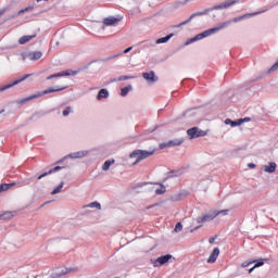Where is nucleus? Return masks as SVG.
I'll use <instances>...</instances> for the list:
<instances>
[{
    "mask_svg": "<svg viewBox=\"0 0 278 278\" xmlns=\"http://www.w3.org/2000/svg\"><path fill=\"white\" fill-rule=\"evenodd\" d=\"M62 90H66V86L64 87H49L48 89L43 91H38L37 93L29 96L27 98L17 100V105H25L26 103H29V101H34V99H40V97H45V94H51L52 92H62Z\"/></svg>",
    "mask_w": 278,
    "mask_h": 278,
    "instance_id": "obj_1",
    "label": "nucleus"
},
{
    "mask_svg": "<svg viewBox=\"0 0 278 278\" xmlns=\"http://www.w3.org/2000/svg\"><path fill=\"white\" fill-rule=\"evenodd\" d=\"M154 154H155V149H152V150L137 149L130 153L129 157L131 160H134V159L136 160L132 163V166H136L137 164H140V162H142V160H147V157H151V155H154Z\"/></svg>",
    "mask_w": 278,
    "mask_h": 278,
    "instance_id": "obj_2",
    "label": "nucleus"
},
{
    "mask_svg": "<svg viewBox=\"0 0 278 278\" xmlns=\"http://www.w3.org/2000/svg\"><path fill=\"white\" fill-rule=\"evenodd\" d=\"M28 77H31V74H26L15 80H12L11 83L0 87V92H4V90H10V88H14V86H18V84L25 81V79H28Z\"/></svg>",
    "mask_w": 278,
    "mask_h": 278,
    "instance_id": "obj_3",
    "label": "nucleus"
},
{
    "mask_svg": "<svg viewBox=\"0 0 278 278\" xmlns=\"http://www.w3.org/2000/svg\"><path fill=\"white\" fill-rule=\"evenodd\" d=\"M187 135L190 137V140H194L195 138L207 136V131L199 129V127H192L187 130Z\"/></svg>",
    "mask_w": 278,
    "mask_h": 278,
    "instance_id": "obj_4",
    "label": "nucleus"
},
{
    "mask_svg": "<svg viewBox=\"0 0 278 278\" xmlns=\"http://www.w3.org/2000/svg\"><path fill=\"white\" fill-rule=\"evenodd\" d=\"M170 260H175L172 254H166L157 257L156 260H151L154 268H160V266H164V264H168Z\"/></svg>",
    "mask_w": 278,
    "mask_h": 278,
    "instance_id": "obj_5",
    "label": "nucleus"
},
{
    "mask_svg": "<svg viewBox=\"0 0 278 278\" xmlns=\"http://www.w3.org/2000/svg\"><path fill=\"white\" fill-rule=\"evenodd\" d=\"M212 12V9H205L204 11H199L193 14H191L186 21L178 24V27H181L182 25H188L192 21V18H197V16H205L206 14H210Z\"/></svg>",
    "mask_w": 278,
    "mask_h": 278,
    "instance_id": "obj_6",
    "label": "nucleus"
},
{
    "mask_svg": "<svg viewBox=\"0 0 278 278\" xmlns=\"http://www.w3.org/2000/svg\"><path fill=\"white\" fill-rule=\"evenodd\" d=\"M240 1H243V0H228L222 4H217L212 8H208V10H211V12H213V10H227V8H231V5H236V3H240Z\"/></svg>",
    "mask_w": 278,
    "mask_h": 278,
    "instance_id": "obj_7",
    "label": "nucleus"
},
{
    "mask_svg": "<svg viewBox=\"0 0 278 278\" xmlns=\"http://www.w3.org/2000/svg\"><path fill=\"white\" fill-rule=\"evenodd\" d=\"M71 75L73 77H75V75H77V72L67 70V71L60 72L56 74H51V75L47 76L46 79L49 80V79H58V77H71Z\"/></svg>",
    "mask_w": 278,
    "mask_h": 278,
    "instance_id": "obj_8",
    "label": "nucleus"
},
{
    "mask_svg": "<svg viewBox=\"0 0 278 278\" xmlns=\"http://www.w3.org/2000/svg\"><path fill=\"white\" fill-rule=\"evenodd\" d=\"M215 217L216 213L214 211H210L204 216L195 218V223H198V225H201L203 223H211V220H214Z\"/></svg>",
    "mask_w": 278,
    "mask_h": 278,
    "instance_id": "obj_9",
    "label": "nucleus"
},
{
    "mask_svg": "<svg viewBox=\"0 0 278 278\" xmlns=\"http://www.w3.org/2000/svg\"><path fill=\"white\" fill-rule=\"evenodd\" d=\"M180 144H184V138L180 139H173L167 142L160 143V149H168L172 147H180Z\"/></svg>",
    "mask_w": 278,
    "mask_h": 278,
    "instance_id": "obj_10",
    "label": "nucleus"
},
{
    "mask_svg": "<svg viewBox=\"0 0 278 278\" xmlns=\"http://www.w3.org/2000/svg\"><path fill=\"white\" fill-rule=\"evenodd\" d=\"M121 21H123V17L109 16V17H105L102 21V23L106 27H116V25H118V23H121Z\"/></svg>",
    "mask_w": 278,
    "mask_h": 278,
    "instance_id": "obj_11",
    "label": "nucleus"
},
{
    "mask_svg": "<svg viewBox=\"0 0 278 278\" xmlns=\"http://www.w3.org/2000/svg\"><path fill=\"white\" fill-rule=\"evenodd\" d=\"M207 36H212V31L210 29L204 30L203 33L198 34L195 37L186 41V45H192V42H197L198 40H203V38H207Z\"/></svg>",
    "mask_w": 278,
    "mask_h": 278,
    "instance_id": "obj_12",
    "label": "nucleus"
},
{
    "mask_svg": "<svg viewBox=\"0 0 278 278\" xmlns=\"http://www.w3.org/2000/svg\"><path fill=\"white\" fill-rule=\"evenodd\" d=\"M143 79H146V81L148 84H155V81H157V76H155V72L151 71L149 73H143L142 74Z\"/></svg>",
    "mask_w": 278,
    "mask_h": 278,
    "instance_id": "obj_13",
    "label": "nucleus"
},
{
    "mask_svg": "<svg viewBox=\"0 0 278 278\" xmlns=\"http://www.w3.org/2000/svg\"><path fill=\"white\" fill-rule=\"evenodd\" d=\"M231 23V21H226V22H223L220 24H218V26L214 27V28H210V31L212 35L220 31V29H225L226 27H229V24Z\"/></svg>",
    "mask_w": 278,
    "mask_h": 278,
    "instance_id": "obj_14",
    "label": "nucleus"
},
{
    "mask_svg": "<svg viewBox=\"0 0 278 278\" xmlns=\"http://www.w3.org/2000/svg\"><path fill=\"white\" fill-rule=\"evenodd\" d=\"M119 55H123V53H117V54H113L109 58H105V59H99V60H94V61H91L87 64L86 68H88V66H90V64H93V62H111V60H116V58H119Z\"/></svg>",
    "mask_w": 278,
    "mask_h": 278,
    "instance_id": "obj_15",
    "label": "nucleus"
},
{
    "mask_svg": "<svg viewBox=\"0 0 278 278\" xmlns=\"http://www.w3.org/2000/svg\"><path fill=\"white\" fill-rule=\"evenodd\" d=\"M218 255H220V249L215 248L210 257L207 258V264H214V262L218 260Z\"/></svg>",
    "mask_w": 278,
    "mask_h": 278,
    "instance_id": "obj_16",
    "label": "nucleus"
},
{
    "mask_svg": "<svg viewBox=\"0 0 278 278\" xmlns=\"http://www.w3.org/2000/svg\"><path fill=\"white\" fill-rule=\"evenodd\" d=\"M256 14H262V12L243 14V15L235 17L230 21H231V23H240V21H244V18H249L251 16H256Z\"/></svg>",
    "mask_w": 278,
    "mask_h": 278,
    "instance_id": "obj_17",
    "label": "nucleus"
},
{
    "mask_svg": "<svg viewBox=\"0 0 278 278\" xmlns=\"http://www.w3.org/2000/svg\"><path fill=\"white\" fill-rule=\"evenodd\" d=\"M263 170L264 173H269V174L275 173V170H277V163L270 162L268 163V165H264Z\"/></svg>",
    "mask_w": 278,
    "mask_h": 278,
    "instance_id": "obj_18",
    "label": "nucleus"
},
{
    "mask_svg": "<svg viewBox=\"0 0 278 278\" xmlns=\"http://www.w3.org/2000/svg\"><path fill=\"white\" fill-rule=\"evenodd\" d=\"M64 166H55L54 168L50 169L49 172H45L43 174L39 175L37 177L38 180L42 179L43 177H47V175H53V173H58V170H62Z\"/></svg>",
    "mask_w": 278,
    "mask_h": 278,
    "instance_id": "obj_19",
    "label": "nucleus"
},
{
    "mask_svg": "<svg viewBox=\"0 0 278 278\" xmlns=\"http://www.w3.org/2000/svg\"><path fill=\"white\" fill-rule=\"evenodd\" d=\"M86 155H88V151L84 150V151L71 153L68 157H72L73 160H77V159L86 157Z\"/></svg>",
    "mask_w": 278,
    "mask_h": 278,
    "instance_id": "obj_20",
    "label": "nucleus"
},
{
    "mask_svg": "<svg viewBox=\"0 0 278 278\" xmlns=\"http://www.w3.org/2000/svg\"><path fill=\"white\" fill-rule=\"evenodd\" d=\"M28 58L33 61V62H37V60H40V58H42V52L40 51H33L28 53Z\"/></svg>",
    "mask_w": 278,
    "mask_h": 278,
    "instance_id": "obj_21",
    "label": "nucleus"
},
{
    "mask_svg": "<svg viewBox=\"0 0 278 278\" xmlns=\"http://www.w3.org/2000/svg\"><path fill=\"white\" fill-rule=\"evenodd\" d=\"M110 97V91L108 89H100L97 94V100L101 101L102 99H108Z\"/></svg>",
    "mask_w": 278,
    "mask_h": 278,
    "instance_id": "obj_22",
    "label": "nucleus"
},
{
    "mask_svg": "<svg viewBox=\"0 0 278 278\" xmlns=\"http://www.w3.org/2000/svg\"><path fill=\"white\" fill-rule=\"evenodd\" d=\"M72 270H75V268L63 269L61 271H55V273L52 274V278L64 277V275H68V273H72Z\"/></svg>",
    "mask_w": 278,
    "mask_h": 278,
    "instance_id": "obj_23",
    "label": "nucleus"
},
{
    "mask_svg": "<svg viewBox=\"0 0 278 278\" xmlns=\"http://www.w3.org/2000/svg\"><path fill=\"white\" fill-rule=\"evenodd\" d=\"M36 38V35H25L18 39L20 45H27L29 40H34Z\"/></svg>",
    "mask_w": 278,
    "mask_h": 278,
    "instance_id": "obj_24",
    "label": "nucleus"
},
{
    "mask_svg": "<svg viewBox=\"0 0 278 278\" xmlns=\"http://www.w3.org/2000/svg\"><path fill=\"white\" fill-rule=\"evenodd\" d=\"M17 185H18V182L2 184V185H0V193L8 192V190H10V188H14V186H17Z\"/></svg>",
    "mask_w": 278,
    "mask_h": 278,
    "instance_id": "obj_25",
    "label": "nucleus"
},
{
    "mask_svg": "<svg viewBox=\"0 0 278 278\" xmlns=\"http://www.w3.org/2000/svg\"><path fill=\"white\" fill-rule=\"evenodd\" d=\"M31 10H34V7H27L20 10L16 14L9 16V18H16V16H21V14H25V12H31Z\"/></svg>",
    "mask_w": 278,
    "mask_h": 278,
    "instance_id": "obj_26",
    "label": "nucleus"
},
{
    "mask_svg": "<svg viewBox=\"0 0 278 278\" xmlns=\"http://www.w3.org/2000/svg\"><path fill=\"white\" fill-rule=\"evenodd\" d=\"M173 36H175V34L172 33L165 37L159 38L156 40V45H164V43L168 42V40H170V38H173Z\"/></svg>",
    "mask_w": 278,
    "mask_h": 278,
    "instance_id": "obj_27",
    "label": "nucleus"
},
{
    "mask_svg": "<svg viewBox=\"0 0 278 278\" xmlns=\"http://www.w3.org/2000/svg\"><path fill=\"white\" fill-rule=\"evenodd\" d=\"M14 218V214L12 212H4L0 214V220H12Z\"/></svg>",
    "mask_w": 278,
    "mask_h": 278,
    "instance_id": "obj_28",
    "label": "nucleus"
},
{
    "mask_svg": "<svg viewBox=\"0 0 278 278\" xmlns=\"http://www.w3.org/2000/svg\"><path fill=\"white\" fill-rule=\"evenodd\" d=\"M156 186H160L161 188L155 190V194H165L166 193V186L162 182H155Z\"/></svg>",
    "mask_w": 278,
    "mask_h": 278,
    "instance_id": "obj_29",
    "label": "nucleus"
},
{
    "mask_svg": "<svg viewBox=\"0 0 278 278\" xmlns=\"http://www.w3.org/2000/svg\"><path fill=\"white\" fill-rule=\"evenodd\" d=\"M225 124L226 125H231L232 127H238V126L242 125V122H240V121H231V119L227 118L225 121Z\"/></svg>",
    "mask_w": 278,
    "mask_h": 278,
    "instance_id": "obj_30",
    "label": "nucleus"
},
{
    "mask_svg": "<svg viewBox=\"0 0 278 278\" xmlns=\"http://www.w3.org/2000/svg\"><path fill=\"white\" fill-rule=\"evenodd\" d=\"M62 188H64V182H61L56 188H54L51 191V194L52 195L60 194V192H62Z\"/></svg>",
    "mask_w": 278,
    "mask_h": 278,
    "instance_id": "obj_31",
    "label": "nucleus"
},
{
    "mask_svg": "<svg viewBox=\"0 0 278 278\" xmlns=\"http://www.w3.org/2000/svg\"><path fill=\"white\" fill-rule=\"evenodd\" d=\"M129 90H131V85H128V86L124 87L121 90V97H127V94H129Z\"/></svg>",
    "mask_w": 278,
    "mask_h": 278,
    "instance_id": "obj_32",
    "label": "nucleus"
},
{
    "mask_svg": "<svg viewBox=\"0 0 278 278\" xmlns=\"http://www.w3.org/2000/svg\"><path fill=\"white\" fill-rule=\"evenodd\" d=\"M112 164H114V160L110 161H105L104 164L102 165V170H110V166H112Z\"/></svg>",
    "mask_w": 278,
    "mask_h": 278,
    "instance_id": "obj_33",
    "label": "nucleus"
},
{
    "mask_svg": "<svg viewBox=\"0 0 278 278\" xmlns=\"http://www.w3.org/2000/svg\"><path fill=\"white\" fill-rule=\"evenodd\" d=\"M181 199H184V193H176L170 197V201H174V202L181 201Z\"/></svg>",
    "mask_w": 278,
    "mask_h": 278,
    "instance_id": "obj_34",
    "label": "nucleus"
},
{
    "mask_svg": "<svg viewBox=\"0 0 278 278\" xmlns=\"http://www.w3.org/2000/svg\"><path fill=\"white\" fill-rule=\"evenodd\" d=\"M216 216H227V214H229V210H222V211H213Z\"/></svg>",
    "mask_w": 278,
    "mask_h": 278,
    "instance_id": "obj_35",
    "label": "nucleus"
},
{
    "mask_svg": "<svg viewBox=\"0 0 278 278\" xmlns=\"http://www.w3.org/2000/svg\"><path fill=\"white\" fill-rule=\"evenodd\" d=\"M73 113L72 106H66L65 110H63L62 114L63 116H68V114Z\"/></svg>",
    "mask_w": 278,
    "mask_h": 278,
    "instance_id": "obj_36",
    "label": "nucleus"
},
{
    "mask_svg": "<svg viewBox=\"0 0 278 278\" xmlns=\"http://www.w3.org/2000/svg\"><path fill=\"white\" fill-rule=\"evenodd\" d=\"M181 229H184V225H182L180 222H178V223L176 224L175 228H174V231H175L176 233H179V231H181Z\"/></svg>",
    "mask_w": 278,
    "mask_h": 278,
    "instance_id": "obj_37",
    "label": "nucleus"
},
{
    "mask_svg": "<svg viewBox=\"0 0 278 278\" xmlns=\"http://www.w3.org/2000/svg\"><path fill=\"white\" fill-rule=\"evenodd\" d=\"M87 207H97V210H101V203L99 202H91L87 205Z\"/></svg>",
    "mask_w": 278,
    "mask_h": 278,
    "instance_id": "obj_38",
    "label": "nucleus"
},
{
    "mask_svg": "<svg viewBox=\"0 0 278 278\" xmlns=\"http://www.w3.org/2000/svg\"><path fill=\"white\" fill-rule=\"evenodd\" d=\"M260 266H264V258L255 260L254 268H260Z\"/></svg>",
    "mask_w": 278,
    "mask_h": 278,
    "instance_id": "obj_39",
    "label": "nucleus"
},
{
    "mask_svg": "<svg viewBox=\"0 0 278 278\" xmlns=\"http://www.w3.org/2000/svg\"><path fill=\"white\" fill-rule=\"evenodd\" d=\"M255 260L245 261L241 264L242 268H247L250 264H255Z\"/></svg>",
    "mask_w": 278,
    "mask_h": 278,
    "instance_id": "obj_40",
    "label": "nucleus"
},
{
    "mask_svg": "<svg viewBox=\"0 0 278 278\" xmlns=\"http://www.w3.org/2000/svg\"><path fill=\"white\" fill-rule=\"evenodd\" d=\"M143 186H149V182H138L132 190H138V188H143Z\"/></svg>",
    "mask_w": 278,
    "mask_h": 278,
    "instance_id": "obj_41",
    "label": "nucleus"
},
{
    "mask_svg": "<svg viewBox=\"0 0 278 278\" xmlns=\"http://www.w3.org/2000/svg\"><path fill=\"white\" fill-rule=\"evenodd\" d=\"M170 177H181V170H172L170 172Z\"/></svg>",
    "mask_w": 278,
    "mask_h": 278,
    "instance_id": "obj_42",
    "label": "nucleus"
},
{
    "mask_svg": "<svg viewBox=\"0 0 278 278\" xmlns=\"http://www.w3.org/2000/svg\"><path fill=\"white\" fill-rule=\"evenodd\" d=\"M278 70V61L268 70V73H275Z\"/></svg>",
    "mask_w": 278,
    "mask_h": 278,
    "instance_id": "obj_43",
    "label": "nucleus"
},
{
    "mask_svg": "<svg viewBox=\"0 0 278 278\" xmlns=\"http://www.w3.org/2000/svg\"><path fill=\"white\" fill-rule=\"evenodd\" d=\"M126 79H134V77H131V76H121L118 78V81H126Z\"/></svg>",
    "mask_w": 278,
    "mask_h": 278,
    "instance_id": "obj_44",
    "label": "nucleus"
},
{
    "mask_svg": "<svg viewBox=\"0 0 278 278\" xmlns=\"http://www.w3.org/2000/svg\"><path fill=\"white\" fill-rule=\"evenodd\" d=\"M249 122H251V117H245V118L239 119V123H241V125H242V123H249Z\"/></svg>",
    "mask_w": 278,
    "mask_h": 278,
    "instance_id": "obj_45",
    "label": "nucleus"
},
{
    "mask_svg": "<svg viewBox=\"0 0 278 278\" xmlns=\"http://www.w3.org/2000/svg\"><path fill=\"white\" fill-rule=\"evenodd\" d=\"M131 49H134V47H128V48H126V49L122 52V54H123V53H129V51H131Z\"/></svg>",
    "mask_w": 278,
    "mask_h": 278,
    "instance_id": "obj_46",
    "label": "nucleus"
},
{
    "mask_svg": "<svg viewBox=\"0 0 278 278\" xmlns=\"http://www.w3.org/2000/svg\"><path fill=\"white\" fill-rule=\"evenodd\" d=\"M197 229H201V225L197 226L195 228L191 229V233H194V231H197Z\"/></svg>",
    "mask_w": 278,
    "mask_h": 278,
    "instance_id": "obj_47",
    "label": "nucleus"
},
{
    "mask_svg": "<svg viewBox=\"0 0 278 278\" xmlns=\"http://www.w3.org/2000/svg\"><path fill=\"white\" fill-rule=\"evenodd\" d=\"M215 240H216V238L213 237V238H210V239H208V242H210L211 244H214Z\"/></svg>",
    "mask_w": 278,
    "mask_h": 278,
    "instance_id": "obj_48",
    "label": "nucleus"
},
{
    "mask_svg": "<svg viewBox=\"0 0 278 278\" xmlns=\"http://www.w3.org/2000/svg\"><path fill=\"white\" fill-rule=\"evenodd\" d=\"M64 160H66V157H63V159L56 161V164H62V162H64Z\"/></svg>",
    "mask_w": 278,
    "mask_h": 278,
    "instance_id": "obj_49",
    "label": "nucleus"
},
{
    "mask_svg": "<svg viewBox=\"0 0 278 278\" xmlns=\"http://www.w3.org/2000/svg\"><path fill=\"white\" fill-rule=\"evenodd\" d=\"M248 167H249V168H255V164H254V163H250V164L248 165Z\"/></svg>",
    "mask_w": 278,
    "mask_h": 278,
    "instance_id": "obj_50",
    "label": "nucleus"
},
{
    "mask_svg": "<svg viewBox=\"0 0 278 278\" xmlns=\"http://www.w3.org/2000/svg\"><path fill=\"white\" fill-rule=\"evenodd\" d=\"M255 265L253 266V267H251L250 269H249V273H253V270H255Z\"/></svg>",
    "mask_w": 278,
    "mask_h": 278,
    "instance_id": "obj_51",
    "label": "nucleus"
},
{
    "mask_svg": "<svg viewBox=\"0 0 278 278\" xmlns=\"http://www.w3.org/2000/svg\"><path fill=\"white\" fill-rule=\"evenodd\" d=\"M5 112V109L0 110V114H3Z\"/></svg>",
    "mask_w": 278,
    "mask_h": 278,
    "instance_id": "obj_52",
    "label": "nucleus"
},
{
    "mask_svg": "<svg viewBox=\"0 0 278 278\" xmlns=\"http://www.w3.org/2000/svg\"><path fill=\"white\" fill-rule=\"evenodd\" d=\"M3 12H4V11H0V16L3 15Z\"/></svg>",
    "mask_w": 278,
    "mask_h": 278,
    "instance_id": "obj_53",
    "label": "nucleus"
},
{
    "mask_svg": "<svg viewBox=\"0 0 278 278\" xmlns=\"http://www.w3.org/2000/svg\"><path fill=\"white\" fill-rule=\"evenodd\" d=\"M188 1H190V0H185V3H188Z\"/></svg>",
    "mask_w": 278,
    "mask_h": 278,
    "instance_id": "obj_54",
    "label": "nucleus"
},
{
    "mask_svg": "<svg viewBox=\"0 0 278 278\" xmlns=\"http://www.w3.org/2000/svg\"><path fill=\"white\" fill-rule=\"evenodd\" d=\"M38 3H39V1H42V0H36Z\"/></svg>",
    "mask_w": 278,
    "mask_h": 278,
    "instance_id": "obj_55",
    "label": "nucleus"
}]
</instances>
